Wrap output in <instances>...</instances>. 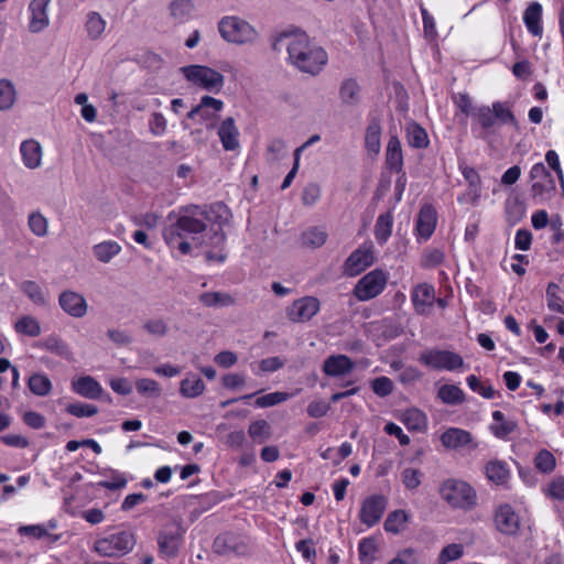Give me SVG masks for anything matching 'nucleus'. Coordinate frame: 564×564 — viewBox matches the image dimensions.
Masks as SVG:
<instances>
[{
  "instance_id": "ea45409f",
  "label": "nucleus",
  "mask_w": 564,
  "mask_h": 564,
  "mask_svg": "<svg viewBox=\"0 0 564 564\" xmlns=\"http://www.w3.org/2000/svg\"><path fill=\"white\" fill-rule=\"evenodd\" d=\"M199 302L208 307H224L234 304V299L224 292H205L199 295Z\"/></svg>"
},
{
  "instance_id": "de8ad7c7",
  "label": "nucleus",
  "mask_w": 564,
  "mask_h": 564,
  "mask_svg": "<svg viewBox=\"0 0 564 564\" xmlns=\"http://www.w3.org/2000/svg\"><path fill=\"white\" fill-rule=\"evenodd\" d=\"M22 292L36 305H45L46 296L42 288L34 281H24L21 284Z\"/></svg>"
},
{
  "instance_id": "9d476101",
  "label": "nucleus",
  "mask_w": 564,
  "mask_h": 564,
  "mask_svg": "<svg viewBox=\"0 0 564 564\" xmlns=\"http://www.w3.org/2000/svg\"><path fill=\"white\" fill-rule=\"evenodd\" d=\"M376 261L375 248L371 242H365L354 250L346 259L343 271L346 276H357Z\"/></svg>"
},
{
  "instance_id": "3c124183",
  "label": "nucleus",
  "mask_w": 564,
  "mask_h": 564,
  "mask_svg": "<svg viewBox=\"0 0 564 564\" xmlns=\"http://www.w3.org/2000/svg\"><path fill=\"white\" fill-rule=\"evenodd\" d=\"M359 558L362 563H371L376 558L378 551L376 540L373 538H365L360 540L358 545Z\"/></svg>"
},
{
  "instance_id": "5701e85b",
  "label": "nucleus",
  "mask_w": 564,
  "mask_h": 564,
  "mask_svg": "<svg viewBox=\"0 0 564 564\" xmlns=\"http://www.w3.org/2000/svg\"><path fill=\"white\" fill-rule=\"evenodd\" d=\"M219 140L226 151H236L239 147V130L234 118L228 117L221 121L218 132Z\"/></svg>"
},
{
  "instance_id": "f8f14e48",
  "label": "nucleus",
  "mask_w": 564,
  "mask_h": 564,
  "mask_svg": "<svg viewBox=\"0 0 564 564\" xmlns=\"http://www.w3.org/2000/svg\"><path fill=\"white\" fill-rule=\"evenodd\" d=\"M249 540L245 536L234 533L221 534L214 541L215 552L221 555H245L249 552Z\"/></svg>"
},
{
  "instance_id": "c03bdc74",
  "label": "nucleus",
  "mask_w": 564,
  "mask_h": 564,
  "mask_svg": "<svg viewBox=\"0 0 564 564\" xmlns=\"http://www.w3.org/2000/svg\"><path fill=\"white\" fill-rule=\"evenodd\" d=\"M437 397L446 404H460L464 401L463 390L455 384H444L438 389Z\"/></svg>"
},
{
  "instance_id": "6e6552de",
  "label": "nucleus",
  "mask_w": 564,
  "mask_h": 564,
  "mask_svg": "<svg viewBox=\"0 0 564 564\" xmlns=\"http://www.w3.org/2000/svg\"><path fill=\"white\" fill-rule=\"evenodd\" d=\"M389 273L375 269L365 274L352 290L354 296L361 302L370 301L380 295L387 286Z\"/></svg>"
},
{
  "instance_id": "cd10ccee",
  "label": "nucleus",
  "mask_w": 564,
  "mask_h": 564,
  "mask_svg": "<svg viewBox=\"0 0 564 564\" xmlns=\"http://www.w3.org/2000/svg\"><path fill=\"white\" fill-rule=\"evenodd\" d=\"M386 164L390 170L401 172L403 167V154L401 142L398 137L393 135L389 139L386 152Z\"/></svg>"
},
{
  "instance_id": "a878e982",
  "label": "nucleus",
  "mask_w": 564,
  "mask_h": 564,
  "mask_svg": "<svg viewBox=\"0 0 564 564\" xmlns=\"http://www.w3.org/2000/svg\"><path fill=\"white\" fill-rule=\"evenodd\" d=\"M485 473L489 481L500 486L506 485L510 478V469L506 462L492 459L485 466Z\"/></svg>"
},
{
  "instance_id": "37998d69",
  "label": "nucleus",
  "mask_w": 564,
  "mask_h": 564,
  "mask_svg": "<svg viewBox=\"0 0 564 564\" xmlns=\"http://www.w3.org/2000/svg\"><path fill=\"white\" fill-rule=\"evenodd\" d=\"M327 240V232L322 227H311L302 234V241L310 248H319Z\"/></svg>"
},
{
  "instance_id": "a19ab883",
  "label": "nucleus",
  "mask_w": 564,
  "mask_h": 564,
  "mask_svg": "<svg viewBox=\"0 0 564 564\" xmlns=\"http://www.w3.org/2000/svg\"><path fill=\"white\" fill-rule=\"evenodd\" d=\"M476 118L478 124L485 130L486 133L492 131L496 126H498V121L496 119L495 112L488 106L479 107L473 112Z\"/></svg>"
},
{
  "instance_id": "c756f323",
  "label": "nucleus",
  "mask_w": 564,
  "mask_h": 564,
  "mask_svg": "<svg viewBox=\"0 0 564 564\" xmlns=\"http://www.w3.org/2000/svg\"><path fill=\"white\" fill-rule=\"evenodd\" d=\"M121 250V246L115 240H105L93 247L95 258L102 263L110 262Z\"/></svg>"
},
{
  "instance_id": "e2e57ef3",
  "label": "nucleus",
  "mask_w": 564,
  "mask_h": 564,
  "mask_svg": "<svg viewBox=\"0 0 564 564\" xmlns=\"http://www.w3.org/2000/svg\"><path fill=\"white\" fill-rule=\"evenodd\" d=\"M492 111L495 112L496 119L499 124L511 123L517 124L516 118L512 115L510 108L502 102H494Z\"/></svg>"
},
{
  "instance_id": "a211bd4d",
  "label": "nucleus",
  "mask_w": 564,
  "mask_h": 564,
  "mask_svg": "<svg viewBox=\"0 0 564 564\" xmlns=\"http://www.w3.org/2000/svg\"><path fill=\"white\" fill-rule=\"evenodd\" d=\"M223 109V100L216 99L212 96H203L199 104L187 113V117L189 119L199 117L204 121L214 120Z\"/></svg>"
},
{
  "instance_id": "0e129e2a",
  "label": "nucleus",
  "mask_w": 564,
  "mask_h": 564,
  "mask_svg": "<svg viewBox=\"0 0 564 564\" xmlns=\"http://www.w3.org/2000/svg\"><path fill=\"white\" fill-rule=\"evenodd\" d=\"M371 388L378 397L383 398L392 393L394 384L390 378L383 376L373 379Z\"/></svg>"
},
{
  "instance_id": "4468645a",
  "label": "nucleus",
  "mask_w": 564,
  "mask_h": 564,
  "mask_svg": "<svg viewBox=\"0 0 564 564\" xmlns=\"http://www.w3.org/2000/svg\"><path fill=\"white\" fill-rule=\"evenodd\" d=\"M319 307L321 303L316 297L305 296L292 303L288 308V316L292 322H307L317 314Z\"/></svg>"
},
{
  "instance_id": "58836bf2",
  "label": "nucleus",
  "mask_w": 564,
  "mask_h": 564,
  "mask_svg": "<svg viewBox=\"0 0 564 564\" xmlns=\"http://www.w3.org/2000/svg\"><path fill=\"white\" fill-rule=\"evenodd\" d=\"M408 143L416 149H423L429 145V138L426 131L415 122L406 126Z\"/></svg>"
},
{
  "instance_id": "bb28decb",
  "label": "nucleus",
  "mask_w": 564,
  "mask_h": 564,
  "mask_svg": "<svg viewBox=\"0 0 564 564\" xmlns=\"http://www.w3.org/2000/svg\"><path fill=\"white\" fill-rule=\"evenodd\" d=\"M37 346L68 361L73 360L72 348L65 340L57 336H48L39 341Z\"/></svg>"
},
{
  "instance_id": "1a4fd4ad",
  "label": "nucleus",
  "mask_w": 564,
  "mask_h": 564,
  "mask_svg": "<svg viewBox=\"0 0 564 564\" xmlns=\"http://www.w3.org/2000/svg\"><path fill=\"white\" fill-rule=\"evenodd\" d=\"M185 528L182 520L172 519L160 531L158 544L160 553L166 557H174L183 543Z\"/></svg>"
},
{
  "instance_id": "2eb2a0df",
  "label": "nucleus",
  "mask_w": 564,
  "mask_h": 564,
  "mask_svg": "<svg viewBox=\"0 0 564 564\" xmlns=\"http://www.w3.org/2000/svg\"><path fill=\"white\" fill-rule=\"evenodd\" d=\"M51 0H31L29 3V31L40 33L50 25L48 6Z\"/></svg>"
},
{
  "instance_id": "4be33fe9",
  "label": "nucleus",
  "mask_w": 564,
  "mask_h": 564,
  "mask_svg": "<svg viewBox=\"0 0 564 564\" xmlns=\"http://www.w3.org/2000/svg\"><path fill=\"white\" fill-rule=\"evenodd\" d=\"M441 442L444 447L448 449H458L473 445V448L477 447V444L473 443L471 434L463 429L449 427L441 435Z\"/></svg>"
},
{
  "instance_id": "f3484780",
  "label": "nucleus",
  "mask_w": 564,
  "mask_h": 564,
  "mask_svg": "<svg viewBox=\"0 0 564 564\" xmlns=\"http://www.w3.org/2000/svg\"><path fill=\"white\" fill-rule=\"evenodd\" d=\"M495 525L503 534H516L520 529L519 516L513 508L508 505H501L495 512Z\"/></svg>"
},
{
  "instance_id": "09e8293b",
  "label": "nucleus",
  "mask_w": 564,
  "mask_h": 564,
  "mask_svg": "<svg viewBox=\"0 0 564 564\" xmlns=\"http://www.w3.org/2000/svg\"><path fill=\"white\" fill-rule=\"evenodd\" d=\"M534 466L538 470L544 474H550L556 466L554 455L547 449H541L534 458Z\"/></svg>"
},
{
  "instance_id": "7ed1b4c3",
  "label": "nucleus",
  "mask_w": 564,
  "mask_h": 564,
  "mask_svg": "<svg viewBox=\"0 0 564 564\" xmlns=\"http://www.w3.org/2000/svg\"><path fill=\"white\" fill-rule=\"evenodd\" d=\"M223 40L235 45H254L259 40L258 30L247 20L237 15H226L218 22Z\"/></svg>"
},
{
  "instance_id": "603ef678",
  "label": "nucleus",
  "mask_w": 564,
  "mask_h": 564,
  "mask_svg": "<svg viewBox=\"0 0 564 564\" xmlns=\"http://www.w3.org/2000/svg\"><path fill=\"white\" fill-rule=\"evenodd\" d=\"M15 330L20 334L28 335L31 337L39 336L41 334V326L39 322L31 316H24L15 323Z\"/></svg>"
},
{
  "instance_id": "c9c22d12",
  "label": "nucleus",
  "mask_w": 564,
  "mask_h": 564,
  "mask_svg": "<svg viewBox=\"0 0 564 564\" xmlns=\"http://www.w3.org/2000/svg\"><path fill=\"white\" fill-rule=\"evenodd\" d=\"M339 96L344 104L355 106L360 101V87L354 79H346L343 82Z\"/></svg>"
},
{
  "instance_id": "72a5a7b5",
  "label": "nucleus",
  "mask_w": 564,
  "mask_h": 564,
  "mask_svg": "<svg viewBox=\"0 0 564 564\" xmlns=\"http://www.w3.org/2000/svg\"><path fill=\"white\" fill-rule=\"evenodd\" d=\"M393 216L391 212L379 215L375 225V237L380 245H384L391 236Z\"/></svg>"
},
{
  "instance_id": "e433bc0d",
  "label": "nucleus",
  "mask_w": 564,
  "mask_h": 564,
  "mask_svg": "<svg viewBox=\"0 0 564 564\" xmlns=\"http://www.w3.org/2000/svg\"><path fill=\"white\" fill-rule=\"evenodd\" d=\"M408 521L409 516L404 510H394L388 514L384 521V530L398 534L405 529Z\"/></svg>"
},
{
  "instance_id": "052dcab7",
  "label": "nucleus",
  "mask_w": 564,
  "mask_h": 564,
  "mask_svg": "<svg viewBox=\"0 0 564 564\" xmlns=\"http://www.w3.org/2000/svg\"><path fill=\"white\" fill-rule=\"evenodd\" d=\"M143 329L152 336L163 337L169 333V325L162 318H152L143 324Z\"/></svg>"
},
{
  "instance_id": "774afa93",
  "label": "nucleus",
  "mask_w": 564,
  "mask_h": 564,
  "mask_svg": "<svg viewBox=\"0 0 564 564\" xmlns=\"http://www.w3.org/2000/svg\"><path fill=\"white\" fill-rule=\"evenodd\" d=\"M321 198V187L315 183L307 184L302 192V202L305 206H313Z\"/></svg>"
},
{
  "instance_id": "13d9d810",
  "label": "nucleus",
  "mask_w": 564,
  "mask_h": 564,
  "mask_svg": "<svg viewBox=\"0 0 564 564\" xmlns=\"http://www.w3.org/2000/svg\"><path fill=\"white\" fill-rule=\"evenodd\" d=\"M419 551L413 547L400 550L397 555L388 564H419Z\"/></svg>"
},
{
  "instance_id": "9b49d317",
  "label": "nucleus",
  "mask_w": 564,
  "mask_h": 564,
  "mask_svg": "<svg viewBox=\"0 0 564 564\" xmlns=\"http://www.w3.org/2000/svg\"><path fill=\"white\" fill-rule=\"evenodd\" d=\"M387 508V498L382 495H372L362 502L359 511L360 521L368 528L376 525L382 518Z\"/></svg>"
},
{
  "instance_id": "79ce46f5",
  "label": "nucleus",
  "mask_w": 564,
  "mask_h": 564,
  "mask_svg": "<svg viewBox=\"0 0 564 564\" xmlns=\"http://www.w3.org/2000/svg\"><path fill=\"white\" fill-rule=\"evenodd\" d=\"M381 127L378 122H371L366 131L365 143L368 152L377 155L381 149Z\"/></svg>"
},
{
  "instance_id": "412c9836",
  "label": "nucleus",
  "mask_w": 564,
  "mask_h": 564,
  "mask_svg": "<svg viewBox=\"0 0 564 564\" xmlns=\"http://www.w3.org/2000/svg\"><path fill=\"white\" fill-rule=\"evenodd\" d=\"M355 368V362L346 355H330L324 362L322 370L328 377H344L350 373Z\"/></svg>"
},
{
  "instance_id": "f704fd0d",
  "label": "nucleus",
  "mask_w": 564,
  "mask_h": 564,
  "mask_svg": "<svg viewBox=\"0 0 564 564\" xmlns=\"http://www.w3.org/2000/svg\"><path fill=\"white\" fill-rule=\"evenodd\" d=\"M28 386L30 391L37 397H45L52 391V381L44 373H33L29 380Z\"/></svg>"
},
{
  "instance_id": "b1692460",
  "label": "nucleus",
  "mask_w": 564,
  "mask_h": 564,
  "mask_svg": "<svg viewBox=\"0 0 564 564\" xmlns=\"http://www.w3.org/2000/svg\"><path fill=\"white\" fill-rule=\"evenodd\" d=\"M72 389L75 393L87 399H98L104 391L100 383L90 376H82L74 379L72 381Z\"/></svg>"
},
{
  "instance_id": "69168bd1",
  "label": "nucleus",
  "mask_w": 564,
  "mask_h": 564,
  "mask_svg": "<svg viewBox=\"0 0 564 564\" xmlns=\"http://www.w3.org/2000/svg\"><path fill=\"white\" fill-rule=\"evenodd\" d=\"M167 120L161 112H153L149 119V130L155 137H161L166 132Z\"/></svg>"
},
{
  "instance_id": "dca6fc26",
  "label": "nucleus",
  "mask_w": 564,
  "mask_h": 564,
  "mask_svg": "<svg viewBox=\"0 0 564 564\" xmlns=\"http://www.w3.org/2000/svg\"><path fill=\"white\" fill-rule=\"evenodd\" d=\"M61 308L72 317L80 318L87 314L88 303L86 299L70 290L63 291L58 296Z\"/></svg>"
},
{
  "instance_id": "a18cd8bd",
  "label": "nucleus",
  "mask_w": 564,
  "mask_h": 564,
  "mask_svg": "<svg viewBox=\"0 0 564 564\" xmlns=\"http://www.w3.org/2000/svg\"><path fill=\"white\" fill-rule=\"evenodd\" d=\"M17 98L15 88L9 79H0V110L10 109Z\"/></svg>"
},
{
  "instance_id": "8fccbe9b",
  "label": "nucleus",
  "mask_w": 564,
  "mask_h": 564,
  "mask_svg": "<svg viewBox=\"0 0 564 564\" xmlns=\"http://www.w3.org/2000/svg\"><path fill=\"white\" fill-rule=\"evenodd\" d=\"M560 286L555 283H550L546 289L547 307L551 311L564 315V300L560 296Z\"/></svg>"
},
{
  "instance_id": "423d86ee",
  "label": "nucleus",
  "mask_w": 564,
  "mask_h": 564,
  "mask_svg": "<svg viewBox=\"0 0 564 564\" xmlns=\"http://www.w3.org/2000/svg\"><path fill=\"white\" fill-rule=\"evenodd\" d=\"M134 534L130 531H119L95 541L94 551L100 556H122L134 547Z\"/></svg>"
},
{
  "instance_id": "473e14b6",
  "label": "nucleus",
  "mask_w": 564,
  "mask_h": 564,
  "mask_svg": "<svg viewBox=\"0 0 564 564\" xmlns=\"http://www.w3.org/2000/svg\"><path fill=\"white\" fill-rule=\"evenodd\" d=\"M494 422L490 425V431L498 438H505L512 433L517 424L511 420H506L501 411H494Z\"/></svg>"
},
{
  "instance_id": "6e6d98bb",
  "label": "nucleus",
  "mask_w": 564,
  "mask_h": 564,
  "mask_svg": "<svg viewBox=\"0 0 564 564\" xmlns=\"http://www.w3.org/2000/svg\"><path fill=\"white\" fill-rule=\"evenodd\" d=\"M464 554V546L458 543H452L442 549L437 562L438 564H446L448 562L458 560Z\"/></svg>"
},
{
  "instance_id": "5fc2aeb1",
  "label": "nucleus",
  "mask_w": 564,
  "mask_h": 564,
  "mask_svg": "<svg viewBox=\"0 0 564 564\" xmlns=\"http://www.w3.org/2000/svg\"><path fill=\"white\" fill-rule=\"evenodd\" d=\"M30 230L37 237H45L48 231V221L41 213H31L28 219Z\"/></svg>"
},
{
  "instance_id": "680f3d73",
  "label": "nucleus",
  "mask_w": 564,
  "mask_h": 564,
  "mask_svg": "<svg viewBox=\"0 0 564 564\" xmlns=\"http://www.w3.org/2000/svg\"><path fill=\"white\" fill-rule=\"evenodd\" d=\"M544 492L552 499L564 501V477H554L544 489Z\"/></svg>"
},
{
  "instance_id": "4d7b16f0",
  "label": "nucleus",
  "mask_w": 564,
  "mask_h": 564,
  "mask_svg": "<svg viewBox=\"0 0 564 564\" xmlns=\"http://www.w3.org/2000/svg\"><path fill=\"white\" fill-rule=\"evenodd\" d=\"M66 412L76 417H89L97 414L98 409L93 404L75 402L66 406Z\"/></svg>"
},
{
  "instance_id": "f03ea898",
  "label": "nucleus",
  "mask_w": 564,
  "mask_h": 564,
  "mask_svg": "<svg viewBox=\"0 0 564 564\" xmlns=\"http://www.w3.org/2000/svg\"><path fill=\"white\" fill-rule=\"evenodd\" d=\"M288 41L289 61L300 70L318 74L328 61L325 50L312 43L305 32L299 29L284 30Z\"/></svg>"
},
{
  "instance_id": "20e7f679",
  "label": "nucleus",
  "mask_w": 564,
  "mask_h": 564,
  "mask_svg": "<svg viewBox=\"0 0 564 564\" xmlns=\"http://www.w3.org/2000/svg\"><path fill=\"white\" fill-rule=\"evenodd\" d=\"M440 495L452 508L465 511L471 510L477 505V492L466 481L447 479L440 487Z\"/></svg>"
},
{
  "instance_id": "4c0bfd02",
  "label": "nucleus",
  "mask_w": 564,
  "mask_h": 564,
  "mask_svg": "<svg viewBox=\"0 0 564 564\" xmlns=\"http://www.w3.org/2000/svg\"><path fill=\"white\" fill-rule=\"evenodd\" d=\"M402 422L411 431L422 432L426 429L427 420L426 415L417 410H406L402 415Z\"/></svg>"
},
{
  "instance_id": "7c9ffc66",
  "label": "nucleus",
  "mask_w": 564,
  "mask_h": 564,
  "mask_svg": "<svg viewBox=\"0 0 564 564\" xmlns=\"http://www.w3.org/2000/svg\"><path fill=\"white\" fill-rule=\"evenodd\" d=\"M541 18L542 7L538 2L531 3L524 11L523 20L525 26L535 36L542 33Z\"/></svg>"
},
{
  "instance_id": "c85d7f7f",
  "label": "nucleus",
  "mask_w": 564,
  "mask_h": 564,
  "mask_svg": "<svg viewBox=\"0 0 564 564\" xmlns=\"http://www.w3.org/2000/svg\"><path fill=\"white\" fill-rule=\"evenodd\" d=\"M206 387L204 381L194 373H188L180 384V393L187 399H193L202 395Z\"/></svg>"
},
{
  "instance_id": "aec40b11",
  "label": "nucleus",
  "mask_w": 564,
  "mask_h": 564,
  "mask_svg": "<svg viewBox=\"0 0 564 564\" xmlns=\"http://www.w3.org/2000/svg\"><path fill=\"white\" fill-rule=\"evenodd\" d=\"M20 154L23 165L29 170H36L42 166L43 148L35 139L23 140L20 144Z\"/></svg>"
},
{
  "instance_id": "bf43d9fd",
  "label": "nucleus",
  "mask_w": 564,
  "mask_h": 564,
  "mask_svg": "<svg viewBox=\"0 0 564 564\" xmlns=\"http://www.w3.org/2000/svg\"><path fill=\"white\" fill-rule=\"evenodd\" d=\"M249 435L253 441L262 443L270 436V426L263 420L256 421L249 426Z\"/></svg>"
},
{
  "instance_id": "f257e3e1",
  "label": "nucleus",
  "mask_w": 564,
  "mask_h": 564,
  "mask_svg": "<svg viewBox=\"0 0 564 564\" xmlns=\"http://www.w3.org/2000/svg\"><path fill=\"white\" fill-rule=\"evenodd\" d=\"M230 218L229 208L219 202L203 206L187 205L178 209L175 221L164 229L163 238L171 249L182 254L191 253L194 248L207 246L208 238L209 243L219 250L207 251L206 260L223 263L226 259L223 252L226 241L223 226L228 224Z\"/></svg>"
},
{
  "instance_id": "338daca9",
  "label": "nucleus",
  "mask_w": 564,
  "mask_h": 564,
  "mask_svg": "<svg viewBox=\"0 0 564 564\" xmlns=\"http://www.w3.org/2000/svg\"><path fill=\"white\" fill-rule=\"evenodd\" d=\"M401 477L405 488L413 490L421 485L422 473L415 468H405Z\"/></svg>"
},
{
  "instance_id": "6ab92c4d",
  "label": "nucleus",
  "mask_w": 564,
  "mask_h": 564,
  "mask_svg": "<svg viewBox=\"0 0 564 564\" xmlns=\"http://www.w3.org/2000/svg\"><path fill=\"white\" fill-rule=\"evenodd\" d=\"M411 299L416 313L425 315L430 313L435 303L434 286L429 283H421L413 288Z\"/></svg>"
},
{
  "instance_id": "ddd939ff",
  "label": "nucleus",
  "mask_w": 564,
  "mask_h": 564,
  "mask_svg": "<svg viewBox=\"0 0 564 564\" xmlns=\"http://www.w3.org/2000/svg\"><path fill=\"white\" fill-rule=\"evenodd\" d=\"M530 177L534 181L531 186L533 198L555 192V181L543 163H535L532 166Z\"/></svg>"
},
{
  "instance_id": "49530a36",
  "label": "nucleus",
  "mask_w": 564,
  "mask_h": 564,
  "mask_svg": "<svg viewBox=\"0 0 564 564\" xmlns=\"http://www.w3.org/2000/svg\"><path fill=\"white\" fill-rule=\"evenodd\" d=\"M193 10L194 6L189 0H175L170 6L171 15L178 22L188 20Z\"/></svg>"
},
{
  "instance_id": "864d4df0",
  "label": "nucleus",
  "mask_w": 564,
  "mask_h": 564,
  "mask_svg": "<svg viewBox=\"0 0 564 564\" xmlns=\"http://www.w3.org/2000/svg\"><path fill=\"white\" fill-rule=\"evenodd\" d=\"M137 391L144 397L159 398L162 393L160 384L150 378H142L135 381Z\"/></svg>"
},
{
  "instance_id": "2f4dec72",
  "label": "nucleus",
  "mask_w": 564,
  "mask_h": 564,
  "mask_svg": "<svg viewBox=\"0 0 564 564\" xmlns=\"http://www.w3.org/2000/svg\"><path fill=\"white\" fill-rule=\"evenodd\" d=\"M107 26L106 20L96 11H90L86 15L85 30L90 40H98L102 36Z\"/></svg>"
},
{
  "instance_id": "39448f33",
  "label": "nucleus",
  "mask_w": 564,
  "mask_h": 564,
  "mask_svg": "<svg viewBox=\"0 0 564 564\" xmlns=\"http://www.w3.org/2000/svg\"><path fill=\"white\" fill-rule=\"evenodd\" d=\"M180 73L191 85L210 93H220L225 85V76L207 65H186Z\"/></svg>"
},
{
  "instance_id": "0eeeda50",
  "label": "nucleus",
  "mask_w": 564,
  "mask_h": 564,
  "mask_svg": "<svg viewBox=\"0 0 564 564\" xmlns=\"http://www.w3.org/2000/svg\"><path fill=\"white\" fill-rule=\"evenodd\" d=\"M417 361L435 371H456L465 365L463 357L457 352L438 348L421 351Z\"/></svg>"
},
{
  "instance_id": "393cba45",
  "label": "nucleus",
  "mask_w": 564,
  "mask_h": 564,
  "mask_svg": "<svg viewBox=\"0 0 564 564\" xmlns=\"http://www.w3.org/2000/svg\"><path fill=\"white\" fill-rule=\"evenodd\" d=\"M436 221V210L431 205L423 206L416 220L419 236L425 240L429 239L435 230Z\"/></svg>"
}]
</instances>
